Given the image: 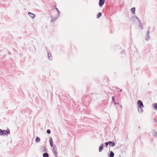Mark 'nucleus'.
<instances>
[{
	"label": "nucleus",
	"instance_id": "f257e3e1",
	"mask_svg": "<svg viewBox=\"0 0 157 157\" xmlns=\"http://www.w3.org/2000/svg\"><path fill=\"white\" fill-rule=\"evenodd\" d=\"M10 131L9 130H2L1 129H0V135H5L8 134L10 133Z\"/></svg>",
	"mask_w": 157,
	"mask_h": 157
},
{
	"label": "nucleus",
	"instance_id": "f03ea898",
	"mask_svg": "<svg viewBox=\"0 0 157 157\" xmlns=\"http://www.w3.org/2000/svg\"><path fill=\"white\" fill-rule=\"evenodd\" d=\"M139 108H142L144 107V105L142 102L140 101L139 100L137 102Z\"/></svg>",
	"mask_w": 157,
	"mask_h": 157
},
{
	"label": "nucleus",
	"instance_id": "7ed1b4c3",
	"mask_svg": "<svg viewBox=\"0 0 157 157\" xmlns=\"http://www.w3.org/2000/svg\"><path fill=\"white\" fill-rule=\"evenodd\" d=\"M105 2V0H100L99 2V5L100 6H102Z\"/></svg>",
	"mask_w": 157,
	"mask_h": 157
},
{
	"label": "nucleus",
	"instance_id": "20e7f679",
	"mask_svg": "<svg viewBox=\"0 0 157 157\" xmlns=\"http://www.w3.org/2000/svg\"><path fill=\"white\" fill-rule=\"evenodd\" d=\"M28 14L32 18H34L35 17V15L34 14L32 13H29Z\"/></svg>",
	"mask_w": 157,
	"mask_h": 157
},
{
	"label": "nucleus",
	"instance_id": "39448f33",
	"mask_svg": "<svg viewBox=\"0 0 157 157\" xmlns=\"http://www.w3.org/2000/svg\"><path fill=\"white\" fill-rule=\"evenodd\" d=\"M109 144L111 145V146H113L115 145V144L114 143L111 142L109 141Z\"/></svg>",
	"mask_w": 157,
	"mask_h": 157
},
{
	"label": "nucleus",
	"instance_id": "423d86ee",
	"mask_svg": "<svg viewBox=\"0 0 157 157\" xmlns=\"http://www.w3.org/2000/svg\"><path fill=\"white\" fill-rule=\"evenodd\" d=\"M114 155V153L112 151H110L109 156L110 157H113Z\"/></svg>",
	"mask_w": 157,
	"mask_h": 157
},
{
	"label": "nucleus",
	"instance_id": "0eeeda50",
	"mask_svg": "<svg viewBox=\"0 0 157 157\" xmlns=\"http://www.w3.org/2000/svg\"><path fill=\"white\" fill-rule=\"evenodd\" d=\"M43 157H48V155L47 153H44L43 155Z\"/></svg>",
	"mask_w": 157,
	"mask_h": 157
},
{
	"label": "nucleus",
	"instance_id": "6e6552de",
	"mask_svg": "<svg viewBox=\"0 0 157 157\" xmlns=\"http://www.w3.org/2000/svg\"><path fill=\"white\" fill-rule=\"evenodd\" d=\"M131 10L132 13H134L135 11V9L134 8H132L131 9Z\"/></svg>",
	"mask_w": 157,
	"mask_h": 157
},
{
	"label": "nucleus",
	"instance_id": "1a4fd4ad",
	"mask_svg": "<svg viewBox=\"0 0 157 157\" xmlns=\"http://www.w3.org/2000/svg\"><path fill=\"white\" fill-rule=\"evenodd\" d=\"M103 149V145L100 146L99 147V151L101 152L102 150Z\"/></svg>",
	"mask_w": 157,
	"mask_h": 157
},
{
	"label": "nucleus",
	"instance_id": "9d476101",
	"mask_svg": "<svg viewBox=\"0 0 157 157\" xmlns=\"http://www.w3.org/2000/svg\"><path fill=\"white\" fill-rule=\"evenodd\" d=\"M101 13H99L97 15V17L98 18H99L101 16Z\"/></svg>",
	"mask_w": 157,
	"mask_h": 157
},
{
	"label": "nucleus",
	"instance_id": "9b49d317",
	"mask_svg": "<svg viewBox=\"0 0 157 157\" xmlns=\"http://www.w3.org/2000/svg\"><path fill=\"white\" fill-rule=\"evenodd\" d=\"M153 106L155 109H157V104H154Z\"/></svg>",
	"mask_w": 157,
	"mask_h": 157
},
{
	"label": "nucleus",
	"instance_id": "f8f14e48",
	"mask_svg": "<svg viewBox=\"0 0 157 157\" xmlns=\"http://www.w3.org/2000/svg\"><path fill=\"white\" fill-rule=\"evenodd\" d=\"M40 140V139L39 138V137H37L36 138V142H38Z\"/></svg>",
	"mask_w": 157,
	"mask_h": 157
},
{
	"label": "nucleus",
	"instance_id": "ddd939ff",
	"mask_svg": "<svg viewBox=\"0 0 157 157\" xmlns=\"http://www.w3.org/2000/svg\"><path fill=\"white\" fill-rule=\"evenodd\" d=\"M50 144L52 146H53V142H52V140H50Z\"/></svg>",
	"mask_w": 157,
	"mask_h": 157
},
{
	"label": "nucleus",
	"instance_id": "4468645a",
	"mask_svg": "<svg viewBox=\"0 0 157 157\" xmlns=\"http://www.w3.org/2000/svg\"><path fill=\"white\" fill-rule=\"evenodd\" d=\"M105 146L106 147H107L108 145L109 144V142H106L105 143Z\"/></svg>",
	"mask_w": 157,
	"mask_h": 157
},
{
	"label": "nucleus",
	"instance_id": "2eb2a0df",
	"mask_svg": "<svg viewBox=\"0 0 157 157\" xmlns=\"http://www.w3.org/2000/svg\"><path fill=\"white\" fill-rule=\"evenodd\" d=\"M50 130L48 129L47 130V132L49 134L50 133Z\"/></svg>",
	"mask_w": 157,
	"mask_h": 157
},
{
	"label": "nucleus",
	"instance_id": "dca6fc26",
	"mask_svg": "<svg viewBox=\"0 0 157 157\" xmlns=\"http://www.w3.org/2000/svg\"><path fill=\"white\" fill-rule=\"evenodd\" d=\"M49 54H50H50H48V56H49Z\"/></svg>",
	"mask_w": 157,
	"mask_h": 157
}]
</instances>
